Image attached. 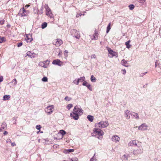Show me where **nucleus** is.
Returning a JSON list of instances; mask_svg holds the SVG:
<instances>
[{
  "instance_id": "1",
  "label": "nucleus",
  "mask_w": 161,
  "mask_h": 161,
  "mask_svg": "<svg viewBox=\"0 0 161 161\" xmlns=\"http://www.w3.org/2000/svg\"><path fill=\"white\" fill-rule=\"evenodd\" d=\"M83 113V110L79 106H75L74 108L73 112L70 114V116L75 120H77L79 116Z\"/></svg>"
},
{
  "instance_id": "2",
  "label": "nucleus",
  "mask_w": 161,
  "mask_h": 161,
  "mask_svg": "<svg viewBox=\"0 0 161 161\" xmlns=\"http://www.w3.org/2000/svg\"><path fill=\"white\" fill-rule=\"evenodd\" d=\"M108 125L109 124L108 121H101L98 123H96L95 126L100 128H103L107 127Z\"/></svg>"
},
{
  "instance_id": "3",
  "label": "nucleus",
  "mask_w": 161,
  "mask_h": 161,
  "mask_svg": "<svg viewBox=\"0 0 161 161\" xmlns=\"http://www.w3.org/2000/svg\"><path fill=\"white\" fill-rule=\"evenodd\" d=\"M54 108V106L53 105H50L45 108V111L48 114L50 115L53 113Z\"/></svg>"
},
{
  "instance_id": "4",
  "label": "nucleus",
  "mask_w": 161,
  "mask_h": 161,
  "mask_svg": "<svg viewBox=\"0 0 161 161\" xmlns=\"http://www.w3.org/2000/svg\"><path fill=\"white\" fill-rule=\"evenodd\" d=\"M93 131L94 133L96 135H98L99 136H102L104 134L103 131L99 129L94 128Z\"/></svg>"
},
{
  "instance_id": "5",
  "label": "nucleus",
  "mask_w": 161,
  "mask_h": 161,
  "mask_svg": "<svg viewBox=\"0 0 161 161\" xmlns=\"http://www.w3.org/2000/svg\"><path fill=\"white\" fill-rule=\"evenodd\" d=\"M138 149H136L133 151V153L134 154H140L143 153V150L142 146L138 145Z\"/></svg>"
},
{
  "instance_id": "6",
  "label": "nucleus",
  "mask_w": 161,
  "mask_h": 161,
  "mask_svg": "<svg viewBox=\"0 0 161 161\" xmlns=\"http://www.w3.org/2000/svg\"><path fill=\"white\" fill-rule=\"evenodd\" d=\"M53 44L56 47H59L63 44V42L61 39H57L53 41Z\"/></svg>"
},
{
  "instance_id": "7",
  "label": "nucleus",
  "mask_w": 161,
  "mask_h": 161,
  "mask_svg": "<svg viewBox=\"0 0 161 161\" xmlns=\"http://www.w3.org/2000/svg\"><path fill=\"white\" fill-rule=\"evenodd\" d=\"M46 14L49 17L51 18H53V15L52 13V11L48 7V6L47 5L46 8Z\"/></svg>"
},
{
  "instance_id": "8",
  "label": "nucleus",
  "mask_w": 161,
  "mask_h": 161,
  "mask_svg": "<svg viewBox=\"0 0 161 161\" xmlns=\"http://www.w3.org/2000/svg\"><path fill=\"white\" fill-rule=\"evenodd\" d=\"M148 126L146 123H143L138 127V129L141 131L146 130H147Z\"/></svg>"
},
{
  "instance_id": "9",
  "label": "nucleus",
  "mask_w": 161,
  "mask_h": 161,
  "mask_svg": "<svg viewBox=\"0 0 161 161\" xmlns=\"http://www.w3.org/2000/svg\"><path fill=\"white\" fill-rule=\"evenodd\" d=\"M49 63V61L47 60L43 62H40L39 63V65L44 68H46L48 67Z\"/></svg>"
},
{
  "instance_id": "10",
  "label": "nucleus",
  "mask_w": 161,
  "mask_h": 161,
  "mask_svg": "<svg viewBox=\"0 0 161 161\" xmlns=\"http://www.w3.org/2000/svg\"><path fill=\"white\" fill-rule=\"evenodd\" d=\"M19 12L21 16H27L29 13V11L25 10L24 7L22 8V9L20 10Z\"/></svg>"
},
{
  "instance_id": "11",
  "label": "nucleus",
  "mask_w": 161,
  "mask_h": 161,
  "mask_svg": "<svg viewBox=\"0 0 161 161\" xmlns=\"http://www.w3.org/2000/svg\"><path fill=\"white\" fill-rule=\"evenodd\" d=\"M107 50L108 51L110 55V56H109L110 57H112L114 56L117 57V53L112 50L110 48L108 47Z\"/></svg>"
},
{
  "instance_id": "12",
  "label": "nucleus",
  "mask_w": 161,
  "mask_h": 161,
  "mask_svg": "<svg viewBox=\"0 0 161 161\" xmlns=\"http://www.w3.org/2000/svg\"><path fill=\"white\" fill-rule=\"evenodd\" d=\"M112 140L115 143L118 142L120 140V138L117 135H114L112 136Z\"/></svg>"
},
{
  "instance_id": "13",
  "label": "nucleus",
  "mask_w": 161,
  "mask_h": 161,
  "mask_svg": "<svg viewBox=\"0 0 161 161\" xmlns=\"http://www.w3.org/2000/svg\"><path fill=\"white\" fill-rule=\"evenodd\" d=\"M73 35L77 39H79L80 38V36L79 34V32L77 31L74 30L71 31Z\"/></svg>"
},
{
  "instance_id": "14",
  "label": "nucleus",
  "mask_w": 161,
  "mask_h": 161,
  "mask_svg": "<svg viewBox=\"0 0 161 161\" xmlns=\"http://www.w3.org/2000/svg\"><path fill=\"white\" fill-rule=\"evenodd\" d=\"M26 55L31 58H33L37 56V54L31 51H28L26 53Z\"/></svg>"
},
{
  "instance_id": "15",
  "label": "nucleus",
  "mask_w": 161,
  "mask_h": 161,
  "mask_svg": "<svg viewBox=\"0 0 161 161\" xmlns=\"http://www.w3.org/2000/svg\"><path fill=\"white\" fill-rule=\"evenodd\" d=\"M85 78L84 76L81 77L77 80L76 81V83H75V80H74L73 81V83L76 85H78L79 82L84 81L85 80Z\"/></svg>"
},
{
  "instance_id": "16",
  "label": "nucleus",
  "mask_w": 161,
  "mask_h": 161,
  "mask_svg": "<svg viewBox=\"0 0 161 161\" xmlns=\"http://www.w3.org/2000/svg\"><path fill=\"white\" fill-rule=\"evenodd\" d=\"M53 64H54L57 65L61 66L63 64V62L61 61L59 59H56L53 61Z\"/></svg>"
},
{
  "instance_id": "17",
  "label": "nucleus",
  "mask_w": 161,
  "mask_h": 161,
  "mask_svg": "<svg viewBox=\"0 0 161 161\" xmlns=\"http://www.w3.org/2000/svg\"><path fill=\"white\" fill-rule=\"evenodd\" d=\"M25 40L27 42H31L33 40L31 35L30 34H27Z\"/></svg>"
},
{
  "instance_id": "18",
  "label": "nucleus",
  "mask_w": 161,
  "mask_h": 161,
  "mask_svg": "<svg viewBox=\"0 0 161 161\" xmlns=\"http://www.w3.org/2000/svg\"><path fill=\"white\" fill-rule=\"evenodd\" d=\"M130 111L128 110H126L125 111V116L127 119H129L130 118Z\"/></svg>"
},
{
  "instance_id": "19",
  "label": "nucleus",
  "mask_w": 161,
  "mask_h": 161,
  "mask_svg": "<svg viewBox=\"0 0 161 161\" xmlns=\"http://www.w3.org/2000/svg\"><path fill=\"white\" fill-rule=\"evenodd\" d=\"M121 63L122 65L126 67H128L129 66V65L128 64V61L125 60L124 59L121 61Z\"/></svg>"
},
{
  "instance_id": "20",
  "label": "nucleus",
  "mask_w": 161,
  "mask_h": 161,
  "mask_svg": "<svg viewBox=\"0 0 161 161\" xmlns=\"http://www.w3.org/2000/svg\"><path fill=\"white\" fill-rule=\"evenodd\" d=\"M83 85L86 86L88 87V88L91 91H92V89L90 88L91 85L90 84L88 83L86 81H84L83 83Z\"/></svg>"
},
{
  "instance_id": "21",
  "label": "nucleus",
  "mask_w": 161,
  "mask_h": 161,
  "mask_svg": "<svg viewBox=\"0 0 161 161\" xmlns=\"http://www.w3.org/2000/svg\"><path fill=\"white\" fill-rule=\"evenodd\" d=\"M129 157V155L128 154L124 155L121 157L123 161H126L127 160L128 158Z\"/></svg>"
},
{
  "instance_id": "22",
  "label": "nucleus",
  "mask_w": 161,
  "mask_h": 161,
  "mask_svg": "<svg viewBox=\"0 0 161 161\" xmlns=\"http://www.w3.org/2000/svg\"><path fill=\"white\" fill-rule=\"evenodd\" d=\"M131 115L133 117L135 118L139 119V115L137 113L133 112L131 114Z\"/></svg>"
},
{
  "instance_id": "23",
  "label": "nucleus",
  "mask_w": 161,
  "mask_h": 161,
  "mask_svg": "<svg viewBox=\"0 0 161 161\" xmlns=\"http://www.w3.org/2000/svg\"><path fill=\"white\" fill-rule=\"evenodd\" d=\"M10 95H4L3 97V100H8L10 98Z\"/></svg>"
},
{
  "instance_id": "24",
  "label": "nucleus",
  "mask_w": 161,
  "mask_h": 161,
  "mask_svg": "<svg viewBox=\"0 0 161 161\" xmlns=\"http://www.w3.org/2000/svg\"><path fill=\"white\" fill-rule=\"evenodd\" d=\"M87 118L88 120L91 122H92L93 120V117L90 115H89L87 116Z\"/></svg>"
},
{
  "instance_id": "25",
  "label": "nucleus",
  "mask_w": 161,
  "mask_h": 161,
  "mask_svg": "<svg viewBox=\"0 0 161 161\" xmlns=\"http://www.w3.org/2000/svg\"><path fill=\"white\" fill-rule=\"evenodd\" d=\"M130 41L129 40L125 43V45L126 46V47L128 49L129 48L131 47V45L130 44Z\"/></svg>"
},
{
  "instance_id": "26",
  "label": "nucleus",
  "mask_w": 161,
  "mask_h": 161,
  "mask_svg": "<svg viewBox=\"0 0 161 161\" xmlns=\"http://www.w3.org/2000/svg\"><path fill=\"white\" fill-rule=\"evenodd\" d=\"M66 134V132L64 130H60L59 131V132L58 133V135H60L61 134L62 136H63Z\"/></svg>"
},
{
  "instance_id": "27",
  "label": "nucleus",
  "mask_w": 161,
  "mask_h": 161,
  "mask_svg": "<svg viewBox=\"0 0 161 161\" xmlns=\"http://www.w3.org/2000/svg\"><path fill=\"white\" fill-rule=\"evenodd\" d=\"M47 23L46 22H44L41 25V27L42 29H44L47 26Z\"/></svg>"
},
{
  "instance_id": "28",
  "label": "nucleus",
  "mask_w": 161,
  "mask_h": 161,
  "mask_svg": "<svg viewBox=\"0 0 161 161\" xmlns=\"http://www.w3.org/2000/svg\"><path fill=\"white\" fill-rule=\"evenodd\" d=\"M130 143L131 144H133V145H134L135 146H137V147L138 146V145H137V144L136 143V141H135V140L132 141H130Z\"/></svg>"
},
{
  "instance_id": "29",
  "label": "nucleus",
  "mask_w": 161,
  "mask_h": 161,
  "mask_svg": "<svg viewBox=\"0 0 161 161\" xmlns=\"http://www.w3.org/2000/svg\"><path fill=\"white\" fill-rule=\"evenodd\" d=\"M155 66L156 67V70L157 72H158L159 73H160L161 72V68L159 67H158L156 64H155Z\"/></svg>"
},
{
  "instance_id": "30",
  "label": "nucleus",
  "mask_w": 161,
  "mask_h": 161,
  "mask_svg": "<svg viewBox=\"0 0 161 161\" xmlns=\"http://www.w3.org/2000/svg\"><path fill=\"white\" fill-rule=\"evenodd\" d=\"M111 24V23H109L108 24V25L107 27V33H108L109 32L110 30L111 29V27H110Z\"/></svg>"
},
{
  "instance_id": "31",
  "label": "nucleus",
  "mask_w": 161,
  "mask_h": 161,
  "mask_svg": "<svg viewBox=\"0 0 161 161\" xmlns=\"http://www.w3.org/2000/svg\"><path fill=\"white\" fill-rule=\"evenodd\" d=\"M91 80L92 82H95L96 81V79L93 75H92L91 76Z\"/></svg>"
},
{
  "instance_id": "32",
  "label": "nucleus",
  "mask_w": 161,
  "mask_h": 161,
  "mask_svg": "<svg viewBox=\"0 0 161 161\" xmlns=\"http://www.w3.org/2000/svg\"><path fill=\"white\" fill-rule=\"evenodd\" d=\"M5 40V38L3 37L0 36V43H2Z\"/></svg>"
},
{
  "instance_id": "33",
  "label": "nucleus",
  "mask_w": 161,
  "mask_h": 161,
  "mask_svg": "<svg viewBox=\"0 0 161 161\" xmlns=\"http://www.w3.org/2000/svg\"><path fill=\"white\" fill-rule=\"evenodd\" d=\"M73 107V104H68L66 108H67V109H68L69 110L70 109V108H72Z\"/></svg>"
},
{
  "instance_id": "34",
  "label": "nucleus",
  "mask_w": 161,
  "mask_h": 161,
  "mask_svg": "<svg viewBox=\"0 0 161 161\" xmlns=\"http://www.w3.org/2000/svg\"><path fill=\"white\" fill-rule=\"evenodd\" d=\"M74 151V149H69L68 150H66L65 153H68L70 152H73Z\"/></svg>"
},
{
  "instance_id": "35",
  "label": "nucleus",
  "mask_w": 161,
  "mask_h": 161,
  "mask_svg": "<svg viewBox=\"0 0 161 161\" xmlns=\"http://www.w3.org/2000/svg\"><path fill=\"white\" fill-rule=\"evenodd\" d=\"M71 98L70 97H69L68 96H66L64 98V99L66 101H70L71 100Z\"/></svg>"
},
{
  "instance_id": "36",
  "label": "nucleus",
  "mask_w": 161,
  "mask_h": 161,
  "mask_svg": "<svg viewBox=\"0 0 161 161\" xmlns=\"http://www.w3.org/2000/svg\"><path fill=\"white\" fill-rule=\"evenodd\" d=\"M14 82V86H16V85L17 84V81L16 79H14L12 80V82Z\"/></svg>"
},
{
  "instance_id": "37",
  "label": "nucleus",
  "mask_w": 161,
  "mask_h": 161,
  "mask_svg": "<svg viewBox=\"0 0 161 161\" xmlns=\"http://www.w3.org/2000/svg\"><path fill=\"white\" fill-rule=\"evenodd\" d=\"M47 78L46 77H44L42 79V81L44 82H47Z\"/></svg>"
},
{
  "instance_id": "38",
  "label": "nucleus",
  "mask_w": 161,
  "mask_h": 161,
  "mask_svg": "<svg viewBox=\"0 0 161 161\" xmlns=\"http://www.w3.org/2000/svg\"><path fill=\"white\" fill-rule=\"evenodd\" d=\"M97 33H95L93 35V38L92 39H93L95 40H96L97 39Z\"/></svg>"
},
{
  "instance_id": "39",
  "label": "nucleus",
  "mask_w": 161,
  "mask_h": 161,
  "mask_svg": "<svg viewBox=\"0 0 161 161\" xmlns=\"http://www.w3.org/2000/svg\"><path fill=\"white\" fill-rule=\"evenodd\" d=\"M36 128L37 130H40L41 128V126L40 125H36Z\"/></svg>"
},
{
  "instance_id": "40",
  "label": "nucleus",
  "mask_w": 161,
  "mask_h": 161,
  "mask_svg": "<svg viewBox=\"0 0 161 161\" xmlns=\"http://www.w3.org/2000/svg\"><path fill=\"white\" fill-rule=\"evenodd\" d=\"M97 159L95 157V155L93 156V157L91 158L90 159V161H96Z\"/></svg>"
},
{
  "instance_id": "41",
  "label": "nucleus",
  "mask_w": 161,
  "mask_h": 161,
  "mask_svg": "<svg viewBox=\"0 0 161 161\" xmlns=\"http://www.w3.org/2000/svg\"><path fill=\"white\" fill-rule=\"evenodd\" d=\"M72 161H78V159L76 157H74L72 158Z\"/></svg>"
},
{
  "instance_id": "42",
  "label": "nucleus",
  "mask_w": 161,
  "mask_h": 161,
  "mask_svg": "<svg viewBox=\"0 0 161 161\" xmlns=\"http://www.w3.org/2000/svg\"><path fill=\"white\" fill-rule=\"evenodd\" d=\"M64 54L66 57H67L68 56V52L67 50H65L64 52Z\"/></svg>"
},
{
  "instance_id": "43",
  "label": "nucleus",
  "mask_w": 161,
  "mask_h": 161,
  "mask_svg": "<svg viewBox=\"0 0 161 161\" xmlns=\"http://www.w3.org/2000/svg\"><path fill=\"white\" fill-rule=\"evenodd\" d=\"M129 7L130 9H132L134 8V6L133 5H130L129 6Z\"/></svg>"
},
{
  "instance_id": "44",
  "label": "nucleus",
  "mask_w": 161,
  "mask_h": 161,
  "mask_svg": "<svg viewBox=\"0 0 161 161\" xmlns=\"http://www.w3.org/2000/svg\"><path fill=\"white\" fill-rule=\"evenodd\" d=\"M122 73L123 75H125L126 73V70L125 69H122Z\"/></svg>"
},
{
  "instance_id": "45",
  "label": "nucleus",
  "mask_w": 161,
  "mask_h": 161,
  "mask_svg": "<svg viewBox=\"0 0 161 161\" xmlns=\"http://www.w3.org/2000/svg\"><path fill=\"white\" fill-rule=\"evenodd\" d=\"M147 73V72L142 73L140 74V76H143L144 75L146 74Z\"/></svg>"
},
{
  "instance_id": "46",
  "label": "nucleus",
  "mask_w": 161,
  "mask_h": 161,
  "mask_svg": "<svg viewBox=\"0 0 161 161\" xmlns=\"http://www.w3.org/2000/svg\"><path fill=\"white\" fill-rule=\"evenodd\" d=\"M22 45V43L21 42L17 43V46L18 47H19L20 46H21Z\"/></svg>"
},
{
  "instance_id": "47",
  "label": "nucleus",
  "mask_w": 161,
  "mask_h": 161,
  "mask_svg": "<svg viewBox=\"0 0 161 161\" xmlns=\"http://www.w3.org/2000/svg\"><path fill=\"white\" fill-rule=\"evenodd\" d=\"M11 145L12 146H14L15 145V143L14 142L12 143L11 142Z\"/></svg>"
},
{
  "instance_id": "48",
  "label": "nucleus",
  "mask_w": 161,
  "mask_h": 161,
  "mask_svg": "<svg viewBox=\"0 0 161 161\" xmlns=\"http://www.w3.org/2000/svg\"><path fill=\"white\" fill-rule=\"evenodd\" d=\"M4 22V20H1L0 21V24H1V25H3V24Z\"/></svg>"
},
{
  "instance_id": "49",
  "label": "nucleus",
  "mask_w": 161,
  "mask_h": 161,
  "mask_svg": "<svg viewBox=\"0 0 161 161\" xmlns=\"http://www.w3.org/2000/svg\"><path fill=\"white\" fill-rule=\"evenodd\" d=\"M6 142H11V140H10V139H8L7 140V141H6Z\"/></svg>"
},
{
  "instance_id": "50",
  "label": "nucleus",
  "mask_w": 161,
  "mask_h": 161,
  "mask_svg": "<svg viewBox=\"0 0 161 161\" xmlns=\"http://www.w3.org/2000/svg\"><path fill=\"white\" fill-rule=\"evenodd\" d=\"M8 132H7V131H5L4 132V133H3V134H4V135H7V134H8Z\"/></svg>"
},
{
  "instance_id": "51",
  "label": "nucleus",
  "mask_w": 161,
  "mask_h": 161,
  "mask_svg": "<svg viewBox=\"0 0 161 161\" xmlns=\"http://www.w3.org/2000/svg\"><path fill=\"white\" fill-rule=\"evenodd\" d=\"M30 6L29 5H26L25 6V8H27Z\"/></svg>"
},
{
  "instance_id": "52",
  "label": "nucleus",
  "mask_w": 161,
  "mask_h": 161,
  "mask_svg": "<svg viewBox=\"0 0 161 161\" xmlns=\"http://www.w3.org/2000/svg\"><path fill=\"white\" fill-rule=\"evenodd\" d=\"M97 138L99 139H101L102 138V137L101 136H98V137Z\"/></svg>"
},
{
  "instance_id": "53",
  "label": "nucleus",
  "mask_w": 161,
  "mask_h": 161,
  "mask_svg": "<svg viewBox=\"0 0 161 161\" xmlns=\"http://www.w3.org/2000/svg\"><path fill=\"white\" fill-rule=\"evenodd\" d=\"M42 14V11H40L39 12V14Z\"/></svg>"
},
{
  "instance_id": "54",
  "label": "nucleus",
  "mask_w": 161,
  "mask_h": 161,
  "mask_svg": "<svg viewBox=\"0 0 161 161\" xmlns=\"http://www.w3.org/2000/svg\"><path fill=\"white\" fill-rule=\"evenodd\" d=\"M3 81V80L2 78L0 77V82H1Z\"/></svg>"
},
{
  "instance_id": "55",
  "label": "nucleus",
  "mask_w": 161,
  "mask_h": 161,
  "mask_svg": "<svg viewBox=\"0 0 161 161\" xmlns=\"http://www.w3.org/2000/svg\"><path fill=\"white\" fill-rule=\"evenodd\" d=\"M92 56H93L94 58H95V55H92Z\"/></svg>"
},
{
  "instance_id": "56",
  "label": "nucleus",
  "mask_w": 161,
  "mask_h": 161,
  "mask_svg": "<svg viewBox=\"0 0 161 161\" xmlns=\"http://www.w3.org/2000/svg\"><path fill=\"white\" fill-rule=\"evenodd\" d=\"M54 139H56V140L58 139H57V138H54Z\"/></svg>"
},
{
  "instance_id": "57",
  "label": "nucleus",
  "mask_w": 161,
  "mask_h": 161,
  "mask_svg": "<svg viewBox=\"0 0 161 161\" xmlns=\"http://www.w3.org/2000/svg\"><path fill=\"white\" fill-rule=\"evenodd\" d=\"M63 138V136H62L61 138H60V139H62Z\"/></svg>"
},
{
  "instance_id": "58",
  "label": "nucleus",
  "mask_w": 161,
  "mask_h": 161,
  "mask_svg": "<svg viewBox=\"0 0 161 161\" xmlns=\"http://www.w3.org/2000/svg\"><path fill=\"white\" fill-rule=\"evenodd\" d=\"M75 80V83H76V80Z\"/></svg>"
},
{
  "instance_id": "59",
  "label": "nucleus",
  "mask_w": 161,
  "mask_h": 161,
  "mask_svg": "<svg viewBox=\"0 0 161 161\" xmlns=\"http://www.w3.org/2000/svg\"><path fill=\"white\" fill-rule=\"evenodd\" d=\"M135 127V128L137 127V126H136V127Z\"/></svg>"
}]
</instances>
